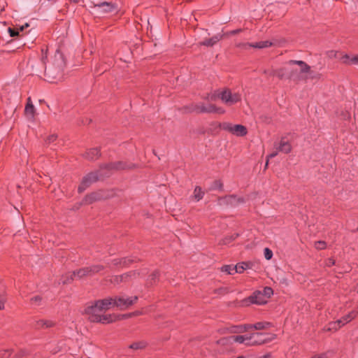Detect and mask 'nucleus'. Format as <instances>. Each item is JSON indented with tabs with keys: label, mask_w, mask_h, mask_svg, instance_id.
Segmentation results:
<instances>
[{
	"label": "nucleus",
	"mask_w": 358,
	"mask_h": 358,
	"mask_svg": "<svg viewBox=\"0 0 358 358\" xmlns=\"http://www.w3.org/2000/svg\"><path fill=\"white\" fill-rule=\"evenodd\" d=\"M276 335L271 333H252L248 335L232 336L233 342L247 346L261 345L275 339Z\"/></svg>",
	"instance_id": "1"
},
{
	"label": "nucleus",
	"mask_w": 358,
	"mask_h": 358,
	"mask_svg": "<svg viewBox=\"0 0 358 358\" xmlns=\"http://www.w3.org/2000/svg\"><path fill=\"white\" fill-rule=\"evenodd\" d=\"M88 319L92 322L101 324H110L119 320V316L115 314H106L95 302L93 305L89 306L85 310Z\"/></svg>",
	"instance_id": "2"
},
{
	"label": "nucleus",
	"mask_w": 358,
	"mask_h": 358,
	"mask_svg": "<svg viewBox=\"0 0 358 358\" xmlns=\"http://www.w3.org/2000/svg\"><path fill=\"white\" fill-rule=\"evenodd\" d=\"M216 95L223 103L228 106H231L241 101V94L227 88L217 91Z\"/></svg>",
	"instance_id": "3"
},
{
	"label": "nucleus",
	"mask_w": 358,
	"mask_h": 358,
	"mask_svg": "<svg viewBox=\"0 0 358 358\" xmlns=\"http://www.w3.org/2000/svg\"><path fill=\"white\" fill-rule=\"evenodd\" d=\"M114 301L115 307L120 310H126L133 304L136 303L138 300V296H115Z\"/></svg>",
	"instance_id": "4"
},
{
	"label": "nucleus",
	"mask_w": 358,
	"mask_h": 358,
	"mask_svg": "<svg viewBox=\"0 0 358 358\" xmlns=\"http://www.w3.org/2000/svg\"><path fill=\"white\" fill-rule=\"evenodd\" d=\"M102 269L103 266L100 265L80 268L74 271L71 275V280H73V278L80 279L85 276H90L99 272Z\"/></svg>",
	"instance_id": "5"
},
{
	"label": "nucleus",
	"mask_w": 358,
	"mask_h": 358,
	"mask_svg": "<svg viewBox=\"0 0 358 358\" xmlns=\"http://www.w3.org/2000/svg\"><path fill=\"white\" fill-rule=\"evenodd\" d=\"M93 9V13L99 15L112 13L117 11V7L114 4L108 2L94 3Z\"/></svg>",
	"instance_id": "6"
},
{
	"label": "nucleus",
	"mask_w": 358,
	"mask_h": 358,
	"mask_svg": "<svg viewBox=\"0 0 358 358\" xmlns=\"http://www.w3.org/2000/svg\"><path fill=\"white\" fill-rule=\"evenodd\" d=\"M222 128L236 136H244L248 134L247 128L242 124H233L224 122L222 124Z\"/></svg>",
	"instance_id": "7"
},
{
	"label": "nucleus",
	"mask_w": 358,
	"mask_h": 358,
	"mask_svg": "<svg viewBox=\"0 0 358 358\" xmlns=\"http://www.w3.org/2000/svg\"><path fill=\"white\" fill-rule=\"evenodd\" d=\"M297 64L296 61H290L289 64L277 70L273 71V76H277L280 78H289L293 76V72L295 71L294 65Z\"/></svg>",
	"instance_id": "8"
},
{
	"label": "nucleus",
	"mask_w": 358,
	"mask_h": 358,
	"mask_svg": "<svg viewBox=\"0 0 358 358\" xmlns=\"http://www.w3.org/2000/svg\"><path fill=\"white\" fill-rule=\"evenodd\" d=\"M267 302L266 298L264 296V294L259 292H255L252 295L245 299L243 303L244 305L248 306L249 304H257V305H263Z\"/></svg>",
	"instance_id": "9"
},
{
	"label": "nucleus",
	"mask_w": 358,
	"mask_h": 358,
	"mask_svg": "<svg viewBox=\"0 0 358 358\" xmlns=\"http://www.w3.org/2000/svg\"><path fill=\"white\" fill-rule=\"evenodd\" d=\"M195 110L198 113H215L220 115L225 113V110L223 108L217 107L213 104L204 106L203 104L201 103L196 106Z\"/></svg>",
	"instance_id": "10"
},
{
	"label": "nucleus",
	"mask_w": 358,
	"mask_h": 358,
	"mask_svg": "<svg viewBox=\"0 0 358 358\" xmlns=\"http://www.w3.org/2000/svg\"><path fill=\"white\" fill-rule=\"evenodd\" d=\"M297 64L300 66L301 71L303 73H307L306 78L310 79H320L321 74L310 70V68L303 62L297 61Z\"/></svg>",
	"instance_id": "11"
},
{
	"label": "nucleus",
	"mask_w": 358,
	"mask_h": 358,
	"mask_svg": "<svg viewBox=\"0 0 358 358\" xmlns=\"http://www.w3.org/2000/svg\"><path fill=\"white\" fill-rule=\"evenodd\" d=\"M99 307L105 313L107 310L111 309L113 307H115L114 298H106L101 300H98L96 301Z\"/></svg>",
	"instance_id": "12"
},
{
	"label": "nucleus",
	"mask_w": 358,
	"mask_h": 358,
	"mask_svg": "<svg viewBox=\"0 0 358 358\" xmlns=\"http://www.w3.org/2000/svg\"><path fill=\"white\" fill-rule=\"evenodd\" d=\"M97 178L98 176L96 173H92L88 174L83 178L81 184L79 185L78 191L80 192H83L91 182L96 181Z\"/></svg>",
	"instance_id": "13"
},
{
	"label": "nucleus",
	"mask_w": 358,
	"mask_h": 358,
	"mask_svg": "<svg viewBox=\"0 0 358 358\" xmlns=\"http://www.w3.org/2000/svg\"><path fill=\"white\" fill-rule=\"evenodd\" d=\"M140 275L139 272L129 271L122 275L115 277L117 282H129L136 279Z\"/></svg>",
	"instance_id": "14"
},
{
	"label": "nucleus",
	"mask_w": 358,
	"mask_h": 358,
	"mask_svg": "<svg viewBox=\"0 0 358 358\" xmlns=\"http://www.w3.org/2000/svg\"><path fill=\"white\" fill-rule=\"evenodd\" d=\"M275 148L278 150L279 152H282L284 153H289L292 150V145L291 144L287 141H285L284 138H282L279 143L275 144Z\"/></svg>",
	"instance_id": "15"
},
{
	"label": "nucleus",
	"mask_w": 358,
	"mask_h": 358,
	"mask_svg": "<svg viewBox=\"0 0 358 358\" xmlns=\"http://www.w3.org/2000/svg\"><path fill=\"white\" fill-rule=\"evenodd\" d=\"M106 167L110 169L123 170L131 169L133 168V165H128L124 162H118L108 164L106 166Z\"/></svg>",
	"instance_id": "16"
},
{
	"label": "nucleus",
	"mask_w": 358,
	"mask_h": 358,
	"mask_svg": "<svg viewBox=\"0 0 358 358\" xmlns=\"http://www.w3.org/2000/svg\"><path fill=\"white\" fill-rule=\"evenodd\" d=\"M341 60L343 63L346 64H357L358 55L352 56L348 55H344L341 57Z\"/></svg>",
	"instance_id": "17"
},
{
	"label": "nucleus",
	"mask_w": 358,
	"mask_h": 358,
	"mask_svg": "<svg viewBox=\"0 0 358 358\" xmlns=\"http://www.w3.org/2000/svg\"><path fill=\"white\" fill-rule=\"evenodd\" d=\"M100 155V152L98 148H92L87 150L85 154V157L90 160L96 159Z\"/></svg>",
	"instance_id": "18"
},
{
	"label": "nucleus",
	"mask_w": 358,
	"mask_h": 358,
	"mask_svg": "<svg viewBox=\"0 0 358 358\" xmlns=\"http://www.w3.org/2000/svg\"><path fill=\"white\" fill-rule=\"evenodd\" d=\"M272 327L271 323L268 322H259L253 324H250L251 329L264 330L268 329Z\"/></svg>",
	"instance_id": "19"
},
{
	"label": "nucleus",
	"mask_w": 358,
	"mask_h": 358,
	"mask_svg": "<svg viewBox=\"0 0 358 358\" xmlns=\"http://www.w3.org/2000/svg\"><path fill=\"white\" fill-rule=\"evenodd\" d=\"M235 266H236V273H241L245 270L251 268L252 266V263L243 262H240V263L237 264Z\"/></svg>",
	"instance_id": "20"
},
{
	"label": "nucleus",
	"mask_w": 358,
	"mask_h": 358,
	"mask_svg": "<svg viewBox=\"0 0 358 358\" xmlns=\"http://www.w3.org/2000/svg\"><path fill=\"white\" fill-rule=\"evenodd\" d=\"M35 108L34 105L30 102V98L28 99V103H27L24 109V113L27 117L29 119H32L34 116Z\"/></svg>",
	"instance_id": "21"
},
{
	"label": "nucleus",
	"mask_w": 358,
	"mask_h": 358,
	"mask_svg": "<svg viewBox=\"0 0 358 358\" xmlns=\"http://www.w3.org/2000/svg\"><path fill=\"white\" fill-rule=\"evenodd\" d=\"M222 35L217 34L210 39L203 41L201 43V45H206V46H213L216 43H217L219 41H220L222 39Z\"/></svg>",
	"instance_id": "22"
},
{
	"label": "nucleus",
	"mask_w": 358,
	"mask_h": 358,
	"mask_svg": "<svg viewBox=\"0 0 358 358\" xmlns=\"http://www.w3.org/2000/svg\"><path fill=\"white\" fill-rule=\"evenodd\" d=\"M249 330H251L250 324L234 327L231 329V332L234 334H241Z\"/></svg>",
	"instance_id": "23"
},
{
	"label": "nucleus",
	"mask_w": 358,
	"mask_h": 358,
	"mask_svg": "<svg viewBox=\"0 0 358 358\" xmlns=\"http://www.w3.org/2000/svg\"><path fill=\"white\" fill-rule=\"evenodd\" d=\"M272 45V43L268 41H259L255 43H248V45L252 48H268Z\"/></svg>",
	"instance_id": "24"
},
{
	"label": "nucleus",
	"mask_w": 358,
	"mask_h": 358,
	"mask_svg": "<svg viewBox=\"0 0 358 358\" xmlns=\"http://www.w3.org/2000/svg\"><path fill=\"white\" fill-rule=\"evenodd\" d=\"M148 345L147 342L145 341H140L131 344L129 348L132 350H143Z\"/></svg>",
	"instance_id": "25"
},
{
	"label": "nucleus",
	"mask_w": 358,
	"mask_h": 358,
	"mask_svg": "<svg viewBox=\"0 0 358 358\" xmlns=\"http://www.w3.org/2000/svg\"><path fill=\"white\" fill-rule=\"evenodd\" d=\"M55 324L54 322L48 320H39L36 322L38 327L49 328L53 327Z\"/></svg>",
	"instance_id": "26"
},
{
	"label": "nucleus",
	"mask_w": 358,
	"mask_h": 358,
	"mask_svg": "<svg viewBox=\"0 0 358 358\" xmlns=\"http://www.w3.org/2000/svg\"><path fill=\"white\" fill-rule=\"evenodd\" d=\"M132 260L127 258H122V259H114L113 260V264L114 266H124L131 262Z\"/></svg>",
	"instance_id": "27"
},
{
	"label": "nucleus",
	"mask_w": 358,
	"mask_h": 358,
	"mask_svg": "<svg viewBox=\"0 0 358 358\" xmlns=\"http://www.w3.org/2000/svg\"><path fill=\"white\" fill-rule=\"evenodd\" d=\"M227 202L231 205H237L244 202L242 197H238L235 195H231L227 198Z\"/></svg>",
	"instance_id": "28"
},
{
	"label": "nucleus",
	"mask_w": 358,
	"mask_h": 358,
	"mask_svg": "<svg viewBox=\"0 0 358 358\" xmlns=\"http://www.w3.org/2000/svg\"><path fill=\"white\" fill-rule=\"evenodd\" d=\"M105 196H103L102 195V194L99 193V192H94V193H92L90 195H88L87 197H86V201L89 203H91L94 201H96V200H99V199H104Z\"/></svg>",
	"instance_id": "29"
},
{
	"label": "nucleus",
	"mask_w": 358,
	"mask_h": 358,
	"mask_svg": "<svg viewBox=\"0 0 358 358\" xmlns=\"http://www.w3.org/2000/svg\"><path fill=\"white\" fill-rule=\"evenodd\" d=\"M234 343L232 336L222 338L217 341V344L222 346L230 345Z\"/></svg>",
	"instance_id": "30"
},
{
	"label": "nucleus",
	"mask_w": 358,
	"mask_h": 358,
	"mask_svg": "<svg viewBox=\"0 0 358 358\" xmlns=\"http://www.w3.org/2000/svg\"><path fill=\"white\" fill-rule=\"evenodd\" d=\"M204 196V192L202 190V189L197 186L195 187L194 190V198L195 199V200H196L197 201L201 200Z\"/></svg>",
	"instance_id": "31"
},
{
	"label": "nucleus",
	"mask_w": 358,
	"mask_h": 358,
	"mask_svg": "<svg viewBox=\"0 0 358 358\" xmlns=\"http://www.w3.org/2000/svg\"><path fill=\"white\" fill-rule=\"evenodd\" d=\"M51 74H52L51 69L45 70V75L48 79V81L50 83H54L61 78V74H59L56 76H52V77L51 76Z\"/></svg>",
	"instance_id": "32"
},
{
	"label": "nucleus",
	"mask_w": 358,
	"mask_h": 358,
	"mask_svg": "<svg viewBox=\"0 0 358 358\" xmlns=\"http://www.w3.org/2000/svg\"><path fill=\"white\" fill-rule=\"evenodd\" d=\"M222 271L225 272L229 275H234L236 273V266L225 265L222 267Z\"/></svg>",
	"instance_id": "33"
},
{
	"label": "nucleus",
	"mask_w": 358,
	"mask_h": 358,
	"mask_svg": "<svg viewBox=\"0 0 358 358\" xmlns=\"http://www.w3.org/2000/svg\"><path fill=\"white\" fill-rule=\"evenodd\" d=\"M357 313L355 311H352L349 313L348 315H345L343 318L345 322L347 323L350 322L352 320H353L356 317Z\"/></svg>",
	"instance_id": "34"
},
{
	"label": "nucleus",
	"mask_w": 358,
	"mask_h": 358,
	"mask_svg": "<svg viewBox=\"0 0 358 358\" xmlns=\"http://www.w3.org/2000/svg\"><path fill=\"white\" fill-rule=\"evenodd\" d=\"M11 354V349H2L0 350V357L1 358H8Z\"/></svg>",
	"instance_id": "35"
},
{
	"label": "nucleus",
	"mask_w": 358,
	"mask_h": 358,
	"mask_svg": "<svg viewBox=\"0 0 358 358\" xmlns=\"http://www.w3.org/2000/svg\"><path fill=\"white\" fill-rule=\"evenodd\" d=\"M341 328V325H338L337 322H332L329 324L328 330L329 331H337Z\"/></svg>",
	"instance_id": "36"
},
{
	"label": "nucleus",
	"mask_w": 358,
	"mask_h": 358,
	"mask_svg": "<svg viewBox=\"0 0 358 358\" xmlns=\"http://www.w3.org/2000/svg\"><path fill=\"white\" fill-rule=\"evenodd\" d=\"M264 255L266 259L269 260L273 257V252L268 248H264Z\"/></svg>",
	"instance_id": "37"
},
{
	"label": "nucleus",
	"mask_w": 358,
	"mask_h": 358,
	"mask_svg": "<svg viewBox=\"0 0 358 358\" xmlns=\"http://www.w3.org/2000/svg\"><path fill=\"white\" fill-rule=\"evenodd\" d=\"M327 244L324 241H317L315 243V248L317 250H324L326 248Z\"/></svg>",
	"instance_id": "38"
},
{
	"label": "nucleus",
	"mask_w": 358,
	"mask_h": 358,
	"mask_svg": "<svg viewBox=\"0 0 358 358\" xmlns=\"http://www.w3.org/2000/svg\"><path fill=\"white\" fill-rule=\"evenodd\" d=\"M41 297L40 296H35L31 299V302L34 306H38L41 302Z\"/></svg>",
	"instance_id": "39"
},
{
	"label": "nucleus",
	"mask_w": 358,
	"mask_h": 358,
	"mask_svg": "<svg viewBox=\"0 0 358 358\" xmlns=\"http://www.w3.org/2000/svg\"><path fill=\"white\" fill-rule=\"evenodd\" d=\"M141 314V312L139 311H136V312H134L132 313H129V314H126V315H118L119 316V320L120 319H125V318H128V317H130L131 316H136V315H138Z\"/></svg>",
	"instance_id": "40"
},
{
	"label": "nucleus",
	"mask_w": 358,
	"mask_h": 358,
	"mask_svg": "<svg viewBox=\"0 0 358 358\" xmlns=\"http://www.w3.org/2000/svg\"><path fill=\"white\" fill-rule=\"evenodd\" d=\"M238 235H236V236H229V237H226L225 238H224L222 240V244L224 245H227V244H229L233 240H234L236 237H237Z\"/></svg>",
	"instance_id": "41"
},
{
	"label": "nucleus",
	"mask_w": 358,
	"mask_h": 358,
	"mask_svg": "<svg viewBox=\"0 0 358 358\" xmlns=\"http://www.w3.org/2000/svg\"><path fill=\"white\" fill-rule=\"evenodd\" d=\"M8 31L10 33V36H17L19 34L18 28H16V29L9 28L8 29Z\"/></svg>",
	"instance_id": "42"
},
{
	"label": "nucleus",
	"mask_w": 358,
	"mask_h": 358,
	"mask_svg": "<svg viewBox=\"0 0 358 358\" xmlns=\"http://www.w3.org/2000/svg\"><path fill=\"white\" fill-rule=\"evenodd\" d=\"M273 293V290L270 287H265L264 289V296L266 298V296L268 297Z\"/></svg>",
	"instance_id": "43"
},
{
	"label": "nucleus",
	"mask_w": 358,
	"mask_h": 358,
	"mask_svg": "<svg viewBox=\"0 0 358 358\" xmlns=\"http://www.w3.org/2000/svg\"><path fill=\"white\" fill-rule=\"evenodd\" d=\"M278 152L279 151L275 149V151H273L271 154L268 155V159L273 158L274 157H275L278 155ZM268 159H267V161H266V166H268Z\"/></svg>",
	"instance_id": "44"
},
{
	"label": "nucleus",
	"mask_w": 358,
	"mask_h": 358,
	"mask_svg": "<svg viewBox=\"0 0 358 358\" xmlns=\"http://www.w3.org/2000/svg\"><path fill=\"white\" fill-rule=\"evenodd\" d=\"M334 264H335V261H334L333 259H331V258H329V259H327L326 260V262H325V265H326L327 266H329V267H330V266H331L334 265Z\"/></svg>",
	"instance_id": "45"
},
{
	"label": "nucleus",
	"mask_w": 358,
	"mask_h": 358,
	"mask_svg": "<svg viewBox=\"0 0 358 358\" xmlns=\"http://www.w3.org/2000/svg\"><path fill=\"white\" fill-rule=\"evenodd\" d=\"M57 139V136L55 134H52L49 136L47 138L48 143L54 142Z\"/></svg>",
	"instance_id": "46"
},
{
	"label": "nucleus",
	"mask_w": 358,
	"mask_h": 358,
	"mask_svg": "<svg viewBox=\"0 0 358 358\" xmlns=\"http://www.w3.org/2000/svg\"><path fill=\"white\" fill-rule=\"evenodd\" d=\"M336 322H337L338 325H341V327L344 326L346 324V322H345V320L343 317L336 320Z\"/></svg>",
	"instance_id": "47"
},
{
	"label": "nucleus",
	"mask_w": 358,
	"mask_h": 358,
	"mask_svg": "<svg viewBox=\"0 0 358 358\" xmlns=\"http://www.w3.org/2000/svg\"><path fill=\"white\" fill-rule=\"evenodd\" d=\"M222 183L220 182V181H215L214 182V188H222Z\"/></svg>",
	"instance_id": "48"
},
{
	"label": "nucleus",
	"mask_w": 358,
	"mask_h": 358,
	"mask_svg": "<svg viewBox=\"0 0 358 358\" xmlns=\"http://www.w3.org/2000/svg\"><path fill=\"white\" fill-rule=\"evenodd\" d=\"M5 307V300L3 299H0V310L4 309Z\"/></svg>",
	"instance_id": "49"
},
{
	"label": "nucleus",
	"mask_w": 358,
	"mask_h": 358,
	"mask_svg": "<svg viewBox=\"0 0 358 358\" xmlns=\"http://www.w3.org/2000/svg\"><path fill=\"white\" fill-rule=\"evenodd\" d=\"M29 24L26 23L24 25L21 26L20 28H18L19 32L24 30V28L28 27Z\"/></svg>",
	"instance_id": "50"
},
{
	"label": "nucleus",
	"mask_w": 358,
	"mask_h": 358,
	"mask_svg": "<svg viewBox=\"0 0 358 358\" xmlns=\"http://www.w3.org/2000/svg\"><path fill=\"white\" fill-rule=\"evenodd\" d=\"M240 31H241V29H236V30L229 32L228 34H230V35L236 34L239 33Z\"/></svg>",
	"instance_id": "51"
},
{
	"label": "nucleus",
	"mask_w": 358,
	"mask_h": 358,
	"mask_svg": "<svg viewBox=\"0 0 358 358\" xmlns=\"http://www.w3.org/2000/svg\"><path fill=\"white\" fill-rule=\"evenodd\" d=\"M158 276V273H154L152 275V279H155V278H157Z\"/></svg>",
	"instance_id": "52"
},
{
	"label": "nucleus",
	"mask_w": 358,
	"mask_h": 358,
	"mask_svg": "<svg viewBox=\"0 0 358 358\" xmlns=\"http://www.w3.org/2000/svg\"><path fill=\"white\" fill-rule=\"evenodd\" d=\"M259 358H270V355H264V356H262Z\"/></svg>",
	"instance_id": "53"
},
{
	"label": "nucleus",
	"mask_w": 358,
	"mask_h": 358,
	"mask_svg": "<svg viewBox=\"0 0 358 358\" xmlns=\"http://www.w3.org/2000/svg\"><path fill=\"white\" fill-rule=\"evenodd\" d=\"M69 282V280H64L62 282H63L64 284H65V283H67V282Z\"/></svg>",
	"instance_id": "54"
},
{
	"label": "nucleus",
	"mask_w": 358,
	"mask_h": 358,
	"mask_svg": "<svg viewBox=\"0 0 358 358\" xmlns=\"http://www.w3.org/2000/svg\"><path fill=\"white\" fill-rule=\"evenodd\" d=\"M237 358H245V357H243V356H239V357H238Z\"/></svg>",
	"instance_id": "55"
},
{
	"label": "nucleus",
	"mask_w": 358,
	"mask_h": 358,
	"mask_svg": "<svg viewBox=\"0 0 358 358\" xmlns=\"http://www.w3.org/2000/svg\"><path fill=\"white\" fill-rule=\"evenodd\" d=\"M311 358H320V357H318V356H314V357H311Z\"/></svg>",
	"instance_id": "56"
},
{
	"label": "nucleus",
	"mask_w": 358,
	"mask_h": 358,
	"mask_svg": "<svg viewBox=\"0 0 358 358\" xmlns=\"http://www.w3.org/2000/svg\"><path fill=\"white\" fill-rule=\"evenodd\" d=\"M74 1H76V0H73Z\"/></svg>",
	"instance_id": "57"
},
{
	"label": "nucleus",
	"mask_w": 358,
	"mask_h": 358,
	"mask_svg": "<svg viewBox=\"0 0 358 358\" xmlns=\"http://www.w3.org/2000/svg\"><path fill=\"white\" fill-rule=\"evenodd\" d=\"M357 291H358V287H357Z\"/></svg>",
	"instance_id": "58"
}]
</instances>
